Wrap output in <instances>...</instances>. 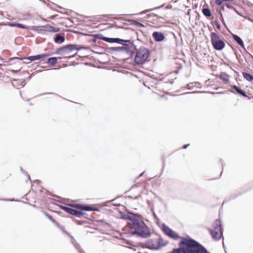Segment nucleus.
Segmentation results:
<instances>
[{
    "mask_svg": "<svg viewBox=\"0 0 253 253\" xmlns=\"http://www.w3.org/2000/svg\"><path fill=\"white\" fill-rule=\"evenodd\" d=\"M52 204L57 205L59 208L61 210H64L67 213L76 216L79 218H81L86 213L85 212V211H99V208L96 207H94L91 205L82 204L79 203H71L69 204V206H63L62 205H58L54 203V202H60L58 200L52 199Z\"/></svg>",
    "mask_w": 253,
    "mask_h": 253,
    "instance_id": "f257e3e1",
    "label": "nucleus"
},
{
    "mask_svg": "<svg viewBox=\"0 0 253 253\" xmlns=\"http://www.w3.org/2000/svg\"><path fill=\"white\" fill-rule=\"evenodd\" d=\"M127 225L133 229V231L128 233L130 235H136L142 238H148L151 236L149 227L141 218L139 213L134 217L131 223L128 222Z\"/></svg>",
    "mask_w": 253,
    "mask_h": 253,
    "instance_id": "f03ea898",
    "label": "nucleus"
},
{
    "mask_svg": "<svg viewBox=\"0 0 253 253\" xmlns=\"http://www.w3.org/2000/svg\"><path fill=\"white\" fill-rule=\"evenodd\" d=\"M180 244L186 245L187 253H207V249L197 241L187 235V238Z\"/></svg>",
    "mask_w": 253,
    "mask_h": 253,
    "instance_id": "7ed1b4c3",
    "label": "nucleus"
},
{
    "mask_svg": "<svg viewBox=\"0 0 253 253\" xmlns=\"http://www.w3.org/2000/svg\"><path fill=\"white\" fill-rule=\"evenodd\" d=\"M135 52L134 57V65H142L149 61L151 56V51L147 48L141 46L139 48H133Z\"/></svg>",
    "mask_w": 253,
    "mask_h": 253,
    "instance_id": "20e7f679",
    "label": "nucleus"
},
{
    "mask_svg": "<svg viewBox=\"0 0 253 253\" xmlns=\"http://www.w3.org/2000/svg\"><path fill=\"white\" fill-rule=\"evenodd\" d=\"M159 236L158 239L153 238L147 240L145 243V247L151 250L158 251L169 244V242L168 241H164L160 235H159Z\"/></svg>",
    "mask_w": 253,
    "mask_h": 253,
    "instance_id": "39448f33",
    "label": "nucleus"
},
{
    "mask_svg": "<svg viewBox=\"0 0 253 253\" xmlns=\"http://www.w3.org/2000/svg\"><path fill=\"white\" fill-rule=\"evenodd\" d=\"M162 230L167 236L174 240L180 239V242H182L184 241V239L186 240L187 238V235L185 237L180 236L178 233L170 228L165 223L162 224Z\"/></svg>",
    "mask_w": 253,
    "mask_h": 253,
    "instance_id": "423d86ee",
    "label": "nucleus"
},
{
    "mask_svg": "<svg viewBox=\"0 0 253 253\" xmlns=\"http://www.w3.org/2000/svg\"><path fill=\"white\" fill-rule=\"evenodd\" d=\"M213 229H209V231L213 239L219 240L221 235L217 236L218 233L221 234V220L220 218L216 219L212 224Z\"/></svg>",
    "mask_w": 253,
    "mask_h": 253,
    "instance_id": "0eeeda50",
    "label": "nucleus"
},
{
    "mask_svg": "<svg viewBox=\"0 0 253 253\" xmlns=\"http://www.w3.org/2000/svg\"><path fill=\"white\" fill-rule=\"evenodd\" d=\"M211 42L213 48L216 50H221V39L216 32H211L210 34Z\"/></svg>",
    "mask_w": 253,
    "mask_h": 253,
    "instance_id": "6e6552de",
    "label": "nucleus"
},
{
    "mask_svg": "<svg viewBox=\"0 0 253 253\" xmlns=\"http://www.w3.org/2000/svg\"><path fill=\"white\" fill-rule=\"evenodd\" d=\"M51 54L50 53L40 54L30 56L27 57L21 58V59L22 60H30L31 62L36 60L43 61L44 58L48 57Z\"/></svg>",
    "mask_w": 253,
    "mask_h": 253,
    "instance_id": "1a4fd4ad",
    "label": "nucleus"
},
{
    "mask_svg": "<svg viewBox=\"0 0 253 253\" xmlns=\"http://www.w3.org/2000/svg\"><path fill=\"white\" fill-rule=\"evenodd\" d=\"M71 47V43L63 45L61 47L57 48L54 53L51 54H56L58 55H63L64 54L69 53L72 52Z\"/></svg>",
    "mask_w": 253,
    "mask_h": 253,
    "instance_id": "9d476101",
    "label": "nucleus"
},
{
    "mask_svg": "<svg viewBox=\"0 0 253 253\" xmlns=\"http://www.w3.org/2000/svg\"><path fill=\"white\" fill-rule=\"evenodd\" d=\"M118 43L124 45L125 47L129 48L130 49L131 48L136 49V45L134 44V41L132 40H125L119 38Z\"/></svg>",
    "mask_w": 253,
    "mask_h": 253,
    "instance_id": "9b49d317",
    "label": "nucleus"
},
{
    "mask_svg": "<svg viewBox=\"0 0 253 253\" xmlns=\"http://www.w3.org/2000/svg\"><path fill=\"white\" fill-rule=\"evenodd\" d=\"M231 87L234 89L235 91H231V92L233 93H237L238 94L244 97L245 98H247L248 100H251L252 99V97L250 96H249L245 90L244 89H242L239 86H237L236 85H231Z\"/></svg>",
    "mask_w": 253,
    "mask_h": 253,
    "instance_id": "f8f14e48",
    "label": "nucleus"
},
{
    "mask_svg": "<svg viewBox=\"0 0 253 253\" xmlns=\"http://www.w3.org/2000/svg\"><path fill=\"white\" fill-rule=\"evenodd\" d=\"M119 215L121 219L128 220L131 222L134 217H135V216H137V213L129 211L128 214H126L124 212L121 211L119 212Z\"/></svg>",
    "mask_w": 253,
    "mask_h": 253,
    "instance_id": "ddd939ff",
    "label": "nucleus"
},
{
    "mask_svg": "<svg viewBox=\"0 0 253 253\" xmlns=\"http://www.w3.org/2000/svg\"><path fill=\"white\" fill-rule=\"evenodd\" d=\"M115 51H122L124 52L129 55V57L130 58L133 57V56L134 55L135 52L133 51V50H131L130 49H129V48H127L125 46H118V47H115Z\"/></svg>",
    "mask_w": 253,
    "mask_h": 253,
    "instance_id": "4468645a",
    "label": "nucleus"
},
{
    "mask_svg": "<svg viewBox=\"0 0 253 253\" xmlns=\"http://www.w3.org/2000/svg\"><path fill=\"white\" fill-rule=\"evenodd\" d=\"M152 37L156 42H161L165 39V35L163 33L158 31H155L152 34Z\"/></svg>",
    "mask_w": 253,
    "mask_h": 253,
    "instance_id": "2eb2a0df",
    "label": "nucleus"
},
{
    "mask_svg": "<svg viewBox=\"0 0 253 253\" xmlns=\"http://www.w3.org/2000/svg\"><path fill=\"white\" fill-rule=\"evenodd\" d=\"M69 236L71 238V242L72 244L74 245V247L78 252V253H84L83 249L81 248L80 244L76 242V240L74 238V237L70 235H69Z\"/></svg>",
    "mask_w": 253,
    "mask_h": 253,
    "instance_id": "dca6fc26",
    "label": "nucleus"
},
{
    "mask_svg": "<svg viewBox=\"0 0 253 253\" xmlns=\"http://www.w3.org/2000/svg\"><path fill=\"white\" fill-rule=\"evenodd\" d=\"M8 25L10 27H17V28L22 29H25V30H29L30 29L29 26L22 24L18 23L17 22L9 23Z\"/></svg>",
    "mask_w": 253,
    "mask_h": 253,
    "instance_id": "f3484780",
    "label": "nucleus"
},
{
    "mask_svg": "<svg viewBox=\"0 0 253 253\" xmlns=\"http://www.w3.org/2000/svg\"><path fill=\"white\" fill-rule=\"evenodd\" d=\"M233 39L242 48L245 49V46L243 40L240 36L236 34H232V35Z\"/></svg>",
    "mask_w": 253,
    "mask_h": 253,
    "instance_id": "a211bd4d",
    "label": "nucleus"
},
{
    "mask_svg": "<svg viewBox=\"0 0 253 253\" xmlns=\"http://www.w3.org/2000/svg\"><path fill=\"white\" fill-rule=\"evenodd\" d=\"M53 41L57 44H61L64 42L65 41V37L64 36H61L58 34L55 35L53 39Z\"/></svg>",
    "mask_w": 253,
    "mask_h": 253,
    "instance_id": "6ab92c4d",
    "label": "nucleus"
},
{
    "mask_svg": "<svg viewBox=\"0 0 253 253\" xmlns=\"http://www.w3.org/2000/svg\"><path fill=\"white\" fill-rule=\"evenodd\" d=\"M71 50L72 51L74 50H81L82 49H88L90 48L88 46H85L81 44H72L71 43Z\"/></svg>",
    "mask_w": 253,
    "mask_h": 253,
    "instance_id": "aec40b11",
    "label": "nucleus"
},
{
    "mask_svg": "<svg viewBox=\"0 0 253 253\" xmlns=\"http://www.w3.org/2000/svg\"><path fill=\"white\" fill-rule=\"evenodd\" d=\"M41 211L43 212L44 215L47 217L56 227L60 226V224L57 222L50 214L42 210H41Z\"/></svg>",
    "mask_w": 253,
    "mask_h": 253,
    "instance_id": "412c9836",
    "label": "nucleus"
},
{
    "mask_svg": "<svg viewBox=\"0 0 253 253\" xmlns=\"http://www.w3.org/2000/svg\"><path fill=\"white\" fill-rule=\"evenodd\" d=\"M58 58L61 59V57H51L48 58L46 63L49 66H54L57 63Z\"/></svg>",
    "mask_w": 253,
    "mask_h": 253,
    "instance_id": "4be33fe9",
    "label": "nucleus"
},
{
    "mask_svg": "<svg viewBox=\"0 0 253 253\" xmlns=\"http://www.w3.org/2000/svg\"><path fill=\"white\" fill-rule=\"evenodd\" d=\"M46 29V25L45 26H32L31 27H30V29L31 30H32L33 31L35 32H41V31H45Z\"/></svg>",
    "mask_w": 253,
    "mask_h": 253,
    "instance_id": "5701e85b",
    "label": "nucleus"
},
{
    "mask_svg": "<svg viewBox=\"0 0 253 253\" xmlns=\"http://www.w3.org/2000/svg\"><path fill=\"white\" fill-rule=\"evenodd\" d=\"M211 24L212 26H215L217 29L220 30L221 25L218 20L215 18L213 16L211 18Z\"/></svg>",
    "mask_w": 253,
    "mask_h": 253,
    "instance_id": "b1692460",
    "label": "nucleus"
},
{
    "mask_svg": "<svg viewBox=\"0 0 253 253\" xmlns=\"http://www.w3.org/2000/svg\"><path fill=\"white\" fill-rule=\"evenodd\" d=\"M211 4L212 6L213 11H215L218 14H219V19L221 20V6H218V5H216L215 3L212 4L211 2Z\"/></svg>",
    "mask_w": 253,
    "mask_h": 253,
    "instance_id": "393cba45",
    "label": "nucleus"
},
{
    "mask_svg": "<svg viewBox=\"0 0 253 253\" xmlns=\"http://www.w3.org/2000/svg\"><path fill=\"white\" fill-rule=\"evenodd\" d=\"M242 75L245 79L248 82L253 81V75L248 72H242Z\"/></svg>",
    "mask_w": 253,
    "mask_h": 253,
    "instance_id": "a878e982",
    "label": "nucleus"
},
{
    "mask_svg": "<svg viewBox=\"0 0 253 253\" xmlns=\"http://www.w3.org/2000/svg\"><path fill=\"white\" fill-rule=\"evenodd\" d=\"M59 31L60 29L59 28H55L49 25H46L45 31L52 33H56L59 32Z\"/></svg>",
    "mask_w": 253,
    "mask_h": 253,
    "instance_id": "bb28decb",
    "label": "nucleus"
},
{
    "mask_svg": "<svg viewBox=\"0 0 253 253\" xmlns=\"http://www.w3.org/2000/svg\"><path fill=\"white\" fill-rule=\"evenodd\" d=\"M127 22H128L130 23L131 25H134L137 26L139 27H144L145 26L143 24L137 21L135 19H128L127 20Z\"/></svg>",
    "mask_w": 253,
    "mask_h": 253,
    "instance_id": "cd10ccee",
    "label": "nucleus"
},
{
    "mask_svg": "<svg viewBox=\"0 0 253 253\" xmlns=\"http://www.w3.org/2000/svg\"><path fill=\"white\" fill-rule=\"evenodd\" d=\"M202 11L204 16L207 18L212 16L211 15V10L209 8H203Z\"/></svg>",
    "mask_w": 253,
    "mask_h": 253,
    "instance_id": "c85d7f7f",
    "label": "nucleus"
},
{
    "mask_svg": "<svg viewBox=\"0 0 253 253\" xmlns=\"http://www.w3.org/2000/svg\"><path fill=\"white\" fill-rule=\"evenodd\" d=\"M119 38H109L107 37L106 42L109 43H118Z\"/></svg>",
    "mask_w": 253,
    "mask_h": 253,
    "instance_id": "c756f323",
    "label": "nucleus"
},
{
    "mask_svg": "<svg viewBox=\"0 0 253 253\" xmlns=\"http://www.w3.org/2000/svg\"><path fill=\"white\" fill-rule=\"evenodd\" d=\"M14 60H22L21 58L18 57H11L9 59V60L7 61H4V64L2 65L6 66L7 65H8L10 62Z\"/></svg>",
    "mask_w": 253,
    "mask_h": 253,
    "instance_id": "7c9ffc66",
    "label": "nucleus"
},
{
    "mask_svg": "<svg viewBox=\"0 0 253 253\" xmlns=\"http://www.w3.org/2000/svg\"><path fill=\"white\" fill-rule=\"evenodd\" d=\"M164 6V4H162L161 5L159 6H158V7H156L154 8H152V9H146V10H145L142 12H141L139 14H142L143 13H146L148 11H152V10H154L155 9H159L162 7H163Z\"/></svg>",
    "mask_w": 253,
    "mask_h": 253,
    "instance_id": "2f4dec72",
    "label": "nucleus"
},
{
    "mask_svg": "<svg viewBox=\"0 0 253 253\" xmlns=\"http://www.w3.org/2000/svg\"><path fill=\"white\" fill-rule=\"evenodd\" d=\"M251 189H252L251 188H250L246 189V190H244L241 192H239L237 194H236V195H234L233 197H232V199H234L236 198L238 196H240V195L246 193L247 191H249Z\"/></svg>",
    "mask_w": 253,
    "mask_h": 253,
    "instance_id": "473e14b6",
    "label": "nucleus"
},
{
    "mask_svg": "<svg viewBox=\"0 0 253 253\" xmlns=\"http://www.w3.org/2000/svg\"><path fill=\"white\" fill-rule=\"evenodd\" d=\"M96 38H98V40H101L104 41L105 42H106V39H107V37H105L104 35H103L101 34H96Z\"/></svg>",
    "mask_w": 253,
    "mask_h": 253,
    "instance_id": "72a5a7b5",
    "label": "nucleus"
},
{
    "mask_svg": "<svg viewBox=\"0 0 253 253\" xmlns=\"http://www.w3.org/2000/svg\"><path fill=\"white\" fill-rule=\"evenodd\" d=\"M115 47H107L105 49V51L108 53L112 54L113 52L115 51Z\"/></svg>",
    "mask_w": 253,
    "mask_h": 253,
    "instance_id": "f704fd0d",
    "label": "nucleus"
},
{
    "mask_svg": "<svg viewBox=\"0 0 253 253\" xmlns=\"http://www.w3.org/2000/svg\"><path fill=\"white\" fill-rule=\"evenodd\" d=\"M229 76L225 72H222V82L226 83L227 81H229Z\"/></svg>",
    "mask_w": 253,
    "mask_h": 253,
    "instance_id": "c9c22d12",
    "label": "nucleus"
},
{
    "mask_svg": "<svg viewBox=\"0 0 253 253\" xmlns=\"http://www.w3.org/2000/svg\"><path fill=\"white\" fill-rule=\"evenodd\" d=\"M226 6V7H227L229 9H233L234 8V7L232 5H231L230 3H227L226 4H225V5L222 3V11L224 10V6Z\"/></svg>",
    "mask_w": 253,
    "mask_h": 253,
    "instance_id": "e433bc0d",
    "label": "nucleus"
},
{
    "mask_svg": "<svg viewBox=\"0 0 253 253\" xmlns=\"http://www.w3.org/2000/svg\"><path fill=\"white\" fill-rule=\"evenodd\" d=\"M147 16L148 17H151L154 16V17H156L157 18H158V19L162 18V17L161 16H158V15H157L155 13H153L147 14Z\"/></svg>",
    "mask_w": 253,
    "mask_h": 253,
    "instance_id": "4c0bfd02",
    "label": "nucleus"
},
{
    "mask_svg": "<svg viewBox=\"0 0 253 253\" xmlns=\"http://www.w3.org/2000/svg\"><path fill=\"white\" fill-rule=\"evenodd\" d=\"M58 227V228H59L61 230H62L64 233H66V234H67L68 235H69V233H68L67 231H66V230H65V228H64V226H61V225H60V226H59V227Z\"/></svg>",
    "mask_w": 253,
    "mask_h": 253,
    "instance_id": "58836bf2",
    "label": "nucleus"
},
{
    "mask_svg": "<svg viewBox=\"0 0 253 253\" xmlns=\"http://www.w3.org/2000/svg\"><path fill=\"white\" fill-rule=\"evenodd\" d=\"M166 166L165 159L164 157L162 158V172L163 171L164 169Z\"/></svg>",
    "mask_w": 253,
    "mask_h": 253,
    "instance_id": "ea45409f",
    "label": "nucleus"
},
{
    "mask_svg": "<svg viewBox=\"0 0 253 253\" xmlns=\"http://www.w3.org/2000/svg\"><path fill=\"white\" fill-rule=\"evenodd\" d=\"M115 20H123V21H127V20H128V19H126L123 17H116L114 18Z\"/></svg>",
    "mask_w": 253,
    "mask_h": 253,
    "instance_id": "a19ab883",
    "label": "nucleus"
},
{
    "mask_svg": "<svg viewBox=\"0 0 253 253\" xmlns=\"http://www.w3.org/2000/svg\"><path fill=\"white\" fill-rule=\"evenodd\" d=\"M223 231V230H222V232ZM223 240H224V237H223V234H222V247L223 248V249L224 250L225 253H227V251H226V246L224 245Z\"/></svg>",
    "mask_w": 253,
    "mask_h": 253,
    "instance_id": "79ce46f5",
    "label": "nucleus"
},
{
    "mask_svg": "<svg viewBox=\"0 0 253 253\" xmlns=\"http://www.w3.org/2000/svg\"><path fill=\"white\" fill-rule=\"evenodd\" d=\"M92 36L93 37L91 40L92 43H95L98 40V38H96V34L92 35Z\"/></svg>",
    "mask_w": 253,
    "mask_h": 253,
    "instance_id": "37998d69",
    "label": "nucleus"
},
{
    "mask_svg": "<svg viewBox=\"0 0 253 253\" xmlns=\"http://www.w3.org/2000/svg\"><path fill=\"white\" fill-rule=\"evenodd\" d=\"M20 171L25 176L28 175V172L26 171H25V170H24L21 167L20 168Z\"/></svg>",
    "mask_w": 253,
    "mask_h": 253,
    "instance_id": "c03bdc74",
    "label": "nucleus"
},
{
    "mask_svg": "<svg viewBox=\"0 0 253 253\" xmlns=\"http://www.w3.org/2000/svg\"><path fill=\"white\" fill-rule=\"evenodd\" d=\"M193 83H190L187 84V87L188 89L189 90H192L194 88V86H192L191 84H192Z\"/></svg>",
    "mask_w": 253,
    "mask_h": 253,
    "instance_id": "a18cd8bd",
    "label": "nucleus"
},
{
    "mask_svg": "<svg viewBox=\"0 0 253 253\" xmlns=\"http://www.w3.org/2000/svg\"><path fill=\"white\" fill-rule=\"evenodd\" d=\"M233 9L236 12L237 14H238V15L243 16L242 13L240 12L235 7H234Z\"/></svg>",
    "mask_w": 253,
    "mask_h": 253,
    "instance_id": "49530a36",
    "label": "nucleus"
},
{
    "mask_svg": "<svg viewBox=\"0 0 253 253\" xmlns=\"http://www.w3.org/2000/svg\"><path fill=\"white\" fill-rule=\"evenodd\" d=\"M215 3L218 6H221V0H215Z\"/></svg>",
    "mask_w": 253,
    "mask_h": 253,
    "instance_id": "de8ad7c7",
    "label": "nucleus"
},
{
    "mask_svg": "<svg viewBox=\"0 0 253 253\" xmlns=\"http://www.w3.org/2000/svg\"><path fill=\"white\" fill-rule=\"evenodd\" d=\"M66 31L70 32H71V33H74V34L78 33V31L74 30H72V29H68V30H66Z\"/></svg>",
    "mask_w": 253,
    "mask_h": 253,
    "instance_id": "09e8293b",
    "label": "nucleus"
},
{
    "mask_svg": "<svg viewBox=\"0 0 253 253\" xmlns=\"http://www.w3.org/2000/svg\"><path fill=\"white\" fill-rule=\"evenodd\" d=\"M237 58L239 61L240 63H241L243 61V60L241 59V55H236Z\"/></svg>",
    "mask_w": 253,
    "mask_h": 253,
    "instance_id": "8fccbe9b",
    "label": "nucleus"
},
{
    "mask_svg": "<svg viewBox=\"0 0 253 253\" xmlns=\"http://www.w3.org/2000/svg\"><path fill=\"white\" fill-rule=\"evenodd\" d=\"M9 71H10L11 73H12L13 74H17V73L19 72V70H13V69H12V70H9Z\"/></svg>",
    "mask_w": 253,
    "mask_h": 253,
    "instance_id": "3c124183",
    "label": "nucleus"
},
{
    "mask_svg": "<svg viewBox=\"0 0 253 253\" xmlns=\"http://www.w3.org/2000/svg\"><path fill=\"white\" fill-rule=\"evenodd\" d=\"M41 182V181L40 180H38V179L35 180H34L33 181L34 183H35V184H39Z\"/></svg>",
    "mask_w": 253,
    "mask_h": 253,
    "instance_id": "603ef678",
    "label": "nucleus"
},
{
    "mask_svg": "<svg viewBox=\"0 0 253 253\" xmlns=\"http://www.w3.org/2000/svg\"><path fill=\"white\" fill-rule=\"evenodd\" d=\"M75 222H76V223L78 225H82V224H83V222L82 221L78 220H76Z\"/></svg>",
    "mask_w": 253,
    "mask_h": 253,
    "instance_id": "864d4df0",
    "label": "nucleus"
},
{
    "mask_svg": "<svg viewBox=\"0 0 253 253\" xmlns=\"http://www.w3.org/2000/svg\"><path fill=\"white\" fill-rule=\"evenodd\" d=\"M220 93H221V92H211V94H212L213 96H217V95L220 94Z\"/></svg>",
    "mask_w": 253,
    "mask_h": 253,
    "instance_id": "5fc2aeb1",
    "label": "nucleus"
},
{
    "mask_svg": "<svg viewBox=\"0 0 253 253\" xmlns=\"http://www.w3.org/2000/svg\"><path fill=\"white\" fill-rule=\"evenodd\" d=\"M0 200H3V201H15L14 199H0Z\"/></svg>",
    "mask_w": 253,
    "mask_h": 253,
    "instance_id": "6e6d98bb",
    "label": "nucleus"
},
{
    "mask_svg": "<svg viewBox=\"0 0 253 253\" xmlns=\"http://www.w3.org/2000/svg\"><path fill=\"white\" fill-rule=\"evenodd\" d=\"M152 215L155 219H157V218L158 217L157 216V215H156L155 212H153V213L152 214Z\"/></svg>",
    "mask_w": 253,
    "mask_h": 253,
    "instance_id": "4d7b16f0",
    "label": "nucleus"
},
{
    "mask_svg": "<svg viewBox=\"0 0 253 253\" xmlns=\"http://www.w3.org/2000/svg\"><path fill=\"white\" fill-rule=\"evenodd\" d=\"M190 144H185V145H183V146H182V149H186L188 146H189Z\"/></svg>",
    "mask_w": 253,
    "mask_h": 253,
    "instance_id": "13d9d810",
    "label": "nucleus"
},
{
    "mask_svg": "<svg viewBox=\"0 0 253 253\" xmlns=\"http://www.w3.org/2000/svg\"><path fill=\"white\" fill-rule=\"evenodd\" d=\"M141 197V195H138L137 196L134 197H133V199L137 200V199H139Z\"/></svg>",
    "mask_w": 253,
    "mask_h": 253,
    "instance_id": "bf43d9fd",
    "label": "nucleus"
},
{
    "mask_svg": "<svg viewBox=\"0 0 253 253\" xmlns=\"http://www.w3.org/2000/svg\"><path fill=\"white\" fill-rule=\"evenodd\" d=\"M56 16H57V15H52V16H50L49 17V18L50 19H54L56 17Z\"/></svg>",
    "mask_w": 253,
    "mask_h": 253,
    "instance_id": "052dcab7",
    "label": "nucleus"
},
{
    "mask_svg": "<svg viewBox=\"0 0 253 253\" xmlns=\"http://www.w3.org/2000/svg\"><path fill=\"white\" fill-rule=\"evenodd\" d=\"M173 83H174L173 80L169 81L166 82V83H167V84H172Z\"/></svg>",
    "mask_w": 253,
    "mask_h": 253,
    "instance_id": "680f3d73",
    "label": "nucleus"
},
{
    "mask_svg": "<svg viewBox=\"0 0 253 253\" xmlns=\"http://www.w3.org/2000/svg\"><path fill=\"white\" fill-rule=\"evenodd\" d=\"M109 16V15L108 14H103V15H100V16H101V17H106V18H108Z\"/></svg>",
    "mask_w": 253,
    "mask_h": 253,
    "instance_id": "e2e57ef3",
    "label": "nucleus"
},
{
    "mask_svg": "<svg viewBox=\"0 0 253 253\" xmlns=\"http://www.w3.org/2000/svg\"><path fill=\"white\" fill-rule=\"evenodd\" d=\"M182 68V66L181 65H179L177 67V69L179 71L181 68Z\"/></svg>",
    "mask_w": 253,
    "mask_h": 253,
    "instance_id": "0e129e2a",
    "label": "nucleus"
},
{
    "mask_svg": "<svg viewBox=\"0 0 253 253\" xmlns=\"http://www.w3.org/2000/svg\"><path fill=\"white\" fill-rule=\"evenodd\" d=\"M32 207H33V208H36V209H39V208L36 206V205H33V204H31V205Z\"/></svg>",
    "mask_w": 253,
    "mask_h": 253,
    "instance_id": "69168bd1",
    "label": "nucleus"
},
{
    "mask_svg": "<svg viewBox=\"0 0 253 253\" xmlns=\"http://www.w3.org/2000/svg\"><path fill=\"white\" fill-rule=\"evenodd\" d=\"M225 46V42L222 40V49L224 48Z\"/></svg>",
    "mask_w": 253,
    "mask_h": 253,
    "instance_id": "338daca9",
    "label": "nucleus"
},
{
    "mask_svg": "<svg viewBox=\"0 0 253 253\" xmlns=\"http://www.w3.org/2000/svg\"><path fill=\"white\" fill-rule=\"evenodd\" d=\"M47 6L49 8H50V9H53V8H52V6H51L50 4H49V3H47Z\"/></svg>",
    "mask_w": 253,
    "mask_h": 253,
    "instance_id": "774afa93",
    "label": "nucleus"
}]
</instances>
